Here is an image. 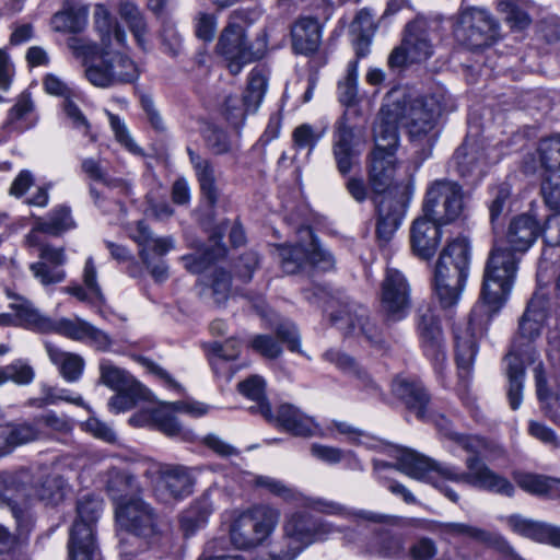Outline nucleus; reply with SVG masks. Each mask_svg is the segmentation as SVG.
Listing matches in <instances>:
<instances>
[{
    "label": "nucleus",
    "instance_id": "60",
    "mask_svg": "<svg viewBox=\"0 0 560 560\" xmlns=\"http://www.w3.org/2000/svg\"><path fill=\"white\" fill-rule=\"evenodd\" d=\"M514 479L523 490L532 494H545L551 488L550 480L538 475L515 474Z\"/></svg>",
    "mask_w": 560,
    "mask_h": 560
},
{
    "label": "nucleus",
    "instance_id": "55",
    "mask_svg": "<svg viewBox=\"0 0 560 560\" xmlns=\"http://www.w3.org/2000/svg\"><path fill=\"white\" fill-rule=\"evenodd\" d=\"M225 248L218 245L215 248L209 249L207 248L202 254H190L182 257V260L185 264V268L192 272V273H199L202 272L209 264L219 258L224 256Z\"/></svg>",
    "mask_w": 560,
    "mask_h": 560
},
{
    "label": "nucleus",
    "instance_id": "28",
    "mask_svg": "<svg viewBox=\"0 0 560 560\" xmlns=\"http://www.w3.org/2000/svg\"><path fill=\"white\" fill-rule=\"evenodd\" d=\"M133 240L141 247L139 255L142 261L162 257L174 248V240L171 236L158 237L143 222H138Z\"/></svg>",
    "mask_w": 560,
    "mask_h": 560
},
{
    "label": "nucleus",
    "instance_id": "30",
    "mask_svg": "<svg viewBox=\"0 0 560 560\" xmlns=\"http://www.w3.org/2000/svg\"><path fill=\"white\" fill-rule=\"evenodd\" d=\"M75 226V222L71 215L69 207L59 206L50 211L46 220H38L34 229L27 235V242L31 245L37 243V234L39 232L51 235H59Z\"/></svg>",
    "mask_w": 560,
    "mask_h": 560
},
{
    "label": "nucleus",
    "instance_id": "4",
    "mask_svg": "<svg viewBox=\"0 0 560 560\" xmlns=\"http://www.w3.org/2000/svg\"><path fill=\"white\" fill-rule=\"evenodd\" d=\"M68 46L77 58L82 59L85 78L94 86L106 89L133 83L139 78L135 61L118 50L102 47L100 51L94 43L78 37L70 38Z\"/></svg>",
    "mask_w": 560,
    "mask_h": 560
},
{
    "label": "nucleus",
    "instance_id": "35",
    "mask_svg": "<svg viewBox=\"0 0 560 560\" xmlns=\"http://www.w3.org/2000/svg\"><path fill=\"white\" fill-rule=\"evenodd\" d=\"M187 152L190 163L195 170L202 195L210 205H214L218 200L219 194L212 164L209 160L201 158L189 148L187 149Z\"/></svg>",
    "mask_w": 560,
    "mask_h": 560
},
{
    "label": "nucleus",
    "instance_id": "11",
    "mask_svg": "<svg viewBox=\"0 0 560 560\" xmlns=\"http://www.w3.org/2000/svg\"><path fill=\"white\" fill-rule=\"evenodd\" d=\"M298 236L295 245H281L278 248L281 268L285 273H295L308 265L324 271L334 267V256L322 247L310 226H301Z\"/></svg>",
    "mask_w": 560,
    "mask_h": 560
},
{
    "label": "nucleus",
    "instance_id": "61",
    "mask_svg": "<svg viewBox=\"0 0 560 560\" xmlns=\"http://www.w3.org/2000/svg\"><path fill=\"white\" fill-rule=\"evenodd\" d=\"M231 289V277L221 269H215L210 283V293L214 303L220 305L224 303L229 296Z\"/></svg>",
    "mask_w": 560,
    "mask_h": 560
},
{
    "label": "nucleus",
    "instance_id": "58",
    "mask_svg": "<svg viewBox=\"0 0 560 560\" xmlns=\"http://www.w3.org/2000/svg\"><path fill=\"white\" fill-rule=\"evenodd\" d=\"M7 382H12L16 385L23 386L31 384L35 378V371L23 359H18L8 365H4Z\"/></svg>",
    "mask_w": 560,
    "mask_h": 560
},
{
    "label": "nucleus",
    "instance_id": "1",
    "mask_svg": "<svg viewBox=\"0 0 560 560\" xmlns=\"http://www.w3.org/2000/svg\"><path fill=\"white\" fill-rule=\"evenodd\" d=\"M447 435L469 454L465 460L466 471L451 464L438 463L412 450L399 451L396 465L383 460H374V469L381 472L388 468H395L413 479L431 482L452 502H457L459 495L446 486L444 480L468 485L506 497L514 494V486L505 477L497 474L483 463L482 457H487L489 447L486 440L477 435H466L456 432H450Z\"/></svg>",
    "mask_w": 560,
    "mask_h": 560
},
{
    "label": "nucleus",
    "instance_id": "53",
    "mask_svg": "<svg viewBox=\"0 0 560 560\" xmlns=\"http://www.w3.org/2000/svg\"><path fill=\"white\" fill-rule=\"evenodd\" d=\"M323 135V131L315 129L312 125L302 124L293 130V147L298 151L306 150L310 155Z\"/></svg>",
    "mask_w": 560,
    "mask_h": 560
},
{
    "label": "nucleus",
    "instance_id": "3",
    "mask_svg": "<svg viewBox=\"0 0 560 560\" xmlns=\"http://www.w3.org/2000/svg\"><path fill=\"white\" fill-rule=\"evenodd\" d=\"M395 175V156L372 154L369 184L376 205V237L380 244L388 243L398 230L406 212L407 201L390 188Z\"/></svg>",
    "mask_w": 560,
    "mask_h": 560
},
{
    "label": "nucleus",
    "instance_id": "15",
    "mask_svg": "<svg viewBox=\"0 0 560 560\" xmlns=\"http://www.w3.org/2000/svg\"><path fill=\"white\" fill-rule=\"evenodd\" d=\"M498 26L486 9L468 8L459 14L455 33L469 47L479 48L488 44Z\"/></svg>",
    "mask_w": 560,
    "mask_h": 560
},
{
    "label": "nucleus",
    "instance_id": "26",
    "mask_svg": "<svg viewBox=\"0 0 560 560\" xmlns=\"http://www.w3.org/2000/svg\"><path fill=\"white\" fill-rule=\"evenodd\" d=\"M42 436L35 420L33 422L7 423L0 427V456L10 454L18 446L37 441Z\"/></svg>",
    "mask_w": 560,
    "mask_h": 560
},
{
    "label": "nucleus",
    "instance_id": "39",
    "mask_svg": "<svg viewBox=\"0 0 560 560\" xmlns=\"http://www.w3.org/2000/svg\"><path fill=\"white\" fill-rule=\"evenodd\" d=\"M213 511V504L209 494L202 495L180 516V527L185 536L192 535L206 522Z\"/></svg>",
    "mask_w": 560,
    "mask_h": 560
},
{
    "label": "nucleus",
    "instance_id": "44",
    "mask_svg": "<svg viewBox=\"0 0 560 560\" xmlns=\"http://www.w3.org/2000/svg\"><path fill=\"white\" fill-rule=\"evenodd\" d=\"M119 14L121 19L128 24L138 45L142 49H145L148 27L138 7L132 2H122L119 5Z\"/></svg>",
    "mask_w": 560,
    "mask_h": 560
},
{
    "label": "nucleus",
    "instance_id": "45",
    "mask_svg": "<svg viewBox=\"0 0 560 560\" xmlns=\"http://www.w3.org/2000/svg\"><path fill=\"white\" fill-rule=\"evenodd\" d=\"M106 490L116 504L119 499L130 498L129 493L136 489L135 478L119 469H109L106 474Z\"/></svg>",
    "mask_w": 560,
    "mask_h": 560
},
{
    "label": "nucleus",
    "instance_id": "2",
    "mask_svg": "<svg viewBox=\"0 0 560 560\" xmlns=\"http://www.w3.org/2000/svg\"><path fill=\"white\" fill-rule=\"evenodd\" d=\"M517 262V256L508 248L493 247L485 267L481 301L472 307L467 323L454 327L455 360L458 377L464 385L471 376L478 339L482 336L485 326L505 304L512 290Z\"/></svg>",
    "mask_w": 560,
    "mask_h": 560
},
{
    "label": "nucleus",
    "instance_id": "31",
    "mask_svg": "<svg viewBox=\"0 0 560 560\" xmlns=\"http://www.w3.org/2000/svg\"><path fill=\"white\" fill-rule=\"evenodd\" d=\"M294 49L300 54H312L317 50L322 39L320 26L313 18H302L295 22L291 31Z\"/></svg>",
    "mask_w": 560,
    "mask_h": 560
},
{
    "label": "nucleus",
    "instance_id": "48",
    "mask_svg": "<svg viewBox=\"0 0 560 560\" xmlns=\"http://www.w3.org/2000/svg\"><path fill=\"white\" fill-rule=\"evenodd\" d=\"M90 323L79 318H51L49 334L55 332L75 341H85Z\"/></svg>",
    "mask_w": 560,
    "mask_h": 560
},
{
    "label": "nucleus",
    "instance_id": "63",
    "mask_svg": "<svg viewBox=\"0 0 560 560\" xmlns=\"http://www.w3.org/2000/svg\"><path fill=\"white\" fill-rule=\"evenodd\" d=\"M436 553V544L430 538H421L410 546L407 560H433Z\"/></svg>",
    "mask_w": 560,
    "mask_h": 560
},
{
    "label": "nucleus",
    "instance_id": "49",
    "mask_svg": "<svg viewBox=\"0 0 560 560\" xmlns=\"http://www.w3.org/2000/svg\"><path fill=\"white\" fill-rule=\"evenodd\" d=\"M505 523L513 533L520 536L537 542H540L542 539V533L546 523L534 521L520 514L506 516Z\"/></svg>",
    "mask_w": 560,
    "mask_h": 560
},
{
    "label": "nucleus",
    "instance_id": "18",
    "mask_svg": "<svg viewBox=\"0 0 560 560\" xmlns=\"http://www.w3.org/2000/svg\"><path fill=\"white\" fill-rule=\"evenodd\" d=\"M409 284L405 276L397 269L387 268L382 283L381 302L387 317L399 320L409 308Z\"/></svg>",
    "mask_w": 560,
    "mask_h": 560
},
{
    "label": "nucleus",
    "instance_id": "5",
    "mask_svg": "<svg viewBox=\"0 0 560 560\" xmlns=\"http://www.w3.org/2000/svg\"><path fill=\"white\" fill-rule=\"evenodd\" d=\"M470 265V245L467 238L456 237L440 253L434 267V292L444 310L457 305L465 287Z\"/></svg>",
    "mask_w": 560,
    "mask_h": 560
},
{
    "label": "nucleus",
    "instance_id": "20",
    "mask_svg": "<svg viewBox=\"0 0 560 560\" xmlns=\"http://www.w3.org/2000/svg\"><path fill=\"white\" fill-rule=\"evenodd\" d=\"M427 215L419 217L410 228V243L413 254L430 260L436 253L442 237L441 226Z\"/></svg>",
    "mask_w": 560,
    "mask_h": 560
},
{
    "label": "nucleus",
    "instance_id": "25",
    "mask_svg": "<svg viewBox=\"0 0 560 560\" xmlns=\"http://www.w3.org/2000/svg\"><path fill=\"white\" fill-rule=\"evenodd\" d=\"M192 480L187 469L180 466L161 470L155 493L160 500L179 499L190 493Z\"/></svg>",
    "mask_w": 560,
    "mask_h": 560
},
{
    "label": "nucleus",
    "instance_id": "50",
    "mask_svg": "<svg viewBox=\"0 0 560 560\" xmlns=\"http://www.w3.org/2000/svg\"><path fill=\"white\" fill-rule=\"evenodd\" d=\"M253 482L255 487L261 488L270 494L279 497L284 501L299 502L301 500V494L280 479L260 475L255 476Z\"/></svg>",
    "mask_w": 560,
    "mask_h": 560
},
{
    "label": "nucleus",
    "instance_id": "22",
    "mask_svg": "<svg viewBox=\"0 0 560 560\" xmlns=\"http://www.w3.org/2000/svg\"><path fill=\"white\" fill-rule=\"evenodd\" d=\"M404 42L409 51V62H421L433 55L432 27L424 19H416L406 26Z\"/></svg>",
    "mask_w": 560,
    "mask_h": 560
},
{
    "label": "nucleus",
    "instance_id": "37",
    "mask_svg": "<svg viewBox=\"0 0 560 560\" xmlns=\"http://www.w3.org/2000/svg\"><path fill=\"white\" fill-rule=\"evenodd\" d=\"M454 161L458 173L463 176L481 175L485 160L482 151L472 142L465 141L455 152Z\"/></svg>",
    "mask_w": 560,
    "mask_h": 560
},
{
    "label": "nucleus",
    "instance_id": "57",
    "mask_svg": "<svg viewBox=\"0 0 560 560\" xmlns=\"http://www.w3.org/2000/svg\"><path fill=\"white\" fill-rule=\"evenodd\" d=\"M238 390L242 395L256 402L250 407L252 412H258L257 406L268 402L265 397V381L258 375H252L238 383Z\"/></svg>",
    "mask_w": 560,
    "mask_h": 560
},
{
    "label": "nucleus",
    "instance_id": "54",
    "mask_svg": "<svg viewBox=\"0 0 560 560\" xmlns=\"http://www.w3.org/2000/svg\"><path fill=\"white\" fill-rule=\"evenodd\" d=\"M538 152L540 163L547 171L560 170V136L541 140Z\"/></svg>",
    "mask_w": 560,
    "mask_h": 560
},
{
    "label": "nucleus",
    "instance_id": "34",
    "mask_svg": "<svg viewBox=\"0 0 560 560\" xmlns=\"http://www.w3.org/2000/svg\"><path fill=\"white\" fill-rule=\"evenodd\" d=\"M104 508V502L96 495H86L78 501L77 518L70 532H77L83 535V529L88 528L90 534L94 536V528Z\"/></svg>",
    "mask_w": 560,
    "mask_h": 560
},
{
    "label": "nucleus",
    "instance_id": "36",
    "mask_svg": "<svg viewBox=\"0 0 560 560\" xmlns=\"http://www.w3.org/2000/svg\"><path fill=\"white\" fill-rule=\"evenodd\" d=\"M94 23L101 36L103 47H110L113 40L119 46L126 42V33L113 20L109 11L104 4H96L94 11Z\"/></svg>",
    "mask_w": 560,
    "mask_h": 560
},
{
    "label": "nucleus",
    "instance_id": "59",
    "mask_svg": "<svg viewBox=\"0 0 560 560\" xmlns=\"http://www.w3.org/2000/svg\"><path fill=\"white\" fill-rule=\"evenodd\" d=\"M34 278L43 285L60 283L66 279V271L48 265L46 261H36L30 265Z\"/></svg>",
    "mask_w": 560,
    "mask_h": 560
},
{
    "label": "nucleus",
    "instance_id": "40",
    "mask_svg": "<svg viewBox=\"0 0 560 560\" xmlns=\"http://www.w3.org/2000/svg\"><path fill=\"white\" fill-rule=\"evenodd\" d=\"M213 511V504L209 494L202 495L180 516V527L185 536L192 535L206 522Z\"/></svg>",
    "mask_w": 560,
    "mask_h": 560
},
{
    "label": "nucleus",
    "instance_id": "47",
    "mask_svg": "<svg viewBox=\"0 0 560 560\" xmlns=\"http://www.w3.org/2000/svg\"><path fill=\"white\" fill-rule=\"evenodd\" d=\"M101 382L114 390L132 389L137 382L126 371L117 368L108 360L100 363Z\"/></svg>",
    "mask_w": 560,
    "mask_h": 560
},
{
    "label": "nucleus",
    "instance_id": "32",
    "mask_svg": "<svg viewBox=\"0 0 560 560\" xmlns=\"http://www.w3.org/2000/svg\"><path fill=\"white\" fill-rule=\"evenodd\" d=\"M353 130L343 120L339 121L334 138V155L337 167L341 174H348L355 161L353 149Z\"/></svg>",
    "mask_w": 560,
    "mask_h": 560
},
{
    "label": "nucleus",
    "instance_id": "6",
    "mask_svg": "<svg viewBox=\"0 0 560 560\" xmlns=\"http://www.w3.org/2000/svg\"><path fill=\"white\" fill-rule=\"evenodd\" d=\"M247 24L248 13L246 11H233L217 44L218 54L224 58L226 67L233 75L238 74L244 66L261 59L267 51L266 33L259 34L254 42L249 43L246 37Z\"/></svg>",
    "mask_w": 560,
    "mask_h": 560
},
{
    "label": "nucleus",
    "instance_id": "38",
    "mask_svg": "<svg viewBox=\"0 0 560 560\" xmlns=\"http://www.w3.org/2000/svg\"><path fill=\"white\" fill-rule=\"evenodd\" d=\"M533 5L530 0H501L497 9L512 28L524 30L532 23L528 11Z\"/></svg>",
    "mask_w": 560,
    "mask_h": 560
},
{
    "label": "nucleus",
    "instance_id": "42",
    "mask_svg": "<svg viewBox=\"0 0 560 560\" xmlns=\"http://www.w3.org/2000/svg\"><path fill=\"white\" fill-rule=\"evenodd\" d=\"M88 16L89 8L86 5L73 7L56 13L52 18V25L58 32L79 33L85 27Z\"/></svg>",
    "mask_w": 560,
    "mask_h": 560
},
{
    "label": "nucleus",
    "instance_id": "43",
    "mask_svg": "<svg viewBox=\"0 0 560 560\" xmlns=\"http://www.w3.org/2000/svg\"><path fill=\"white\" fill-rule=\"evenodd\" d=\"M70 560H102L95 545V537L89 529H83V535L70 532L69 539Z\"/></svg>",
    "mask_w": 560,
    "mask_h": 560
},
{
    "label": "nucleus",
    "instance_id": "13",
    "mask_svg": "<svg viewBox=\"0 0 560 560\" xmlns=\"http://www.w3.org/2000/svg\"><path fill=\"white\" fill-rule=\"evenodd\" d=\"M116 524L120 530L149 542L160 534L155 510L140 497L119 499L115 504Z\"/></svg>",
    "mask_w": 560,
    "mask_h": 560
},
{
    "label": "nucleus",
    "instance_id": "62",
    "mask_svg": "<svg viewBox=\"0 0 560 560\" xmlns=\"http://www.w3.org/2000/svg\"><path fill=\"white\" fill-rule=\"evenodd\" d=\"M109 125L114 131L116 140L132 153H139L141 150L131 138L125 122L112 113H107Z\"/></svg>",
    "mask_w": 560,
    "mask_h": 560
},
{
    "label": "nucleus",
    "instance_id": "17",
    "mask_svg": "<svg viewBox=\"0 0 560 560\" xmlns=\"http://www.w3.org/2000/svg\"><path fill=\"white\" fill-rule=\"evenodd\" d=\"M257 411L270 423L296 436H313L319 431L315 420L291 404H281L276 413L269 402L257 406Z\"/></svg>",
    "mask_w": 560,
    "mask_h": 560
},
{
    "label": "nucleus",
    "instance_id": "14",
    "mask_svg": "<svg viewBox=\"0 0 560 560\" xmlns=\"http://www.w3.org/2000/svg\"><path fill=\"white\" fill-rule=\"evenodd\" d=\"M462 186L448 179H438L427 189L423 214L438 224H450L460 218L464 210Z\"/></svg>",
    "mask_w": 560,
    "mask_h": 560
},
{
    "label": "nucleus",
    "instance_id": "9",
    "mask_svg": "<svg viewBox=\"0 0 560 560\" xmlns=\"http://www.w3.org/2000/svg\"><path fill=\"white\" fill-rule=\"evenodd\" d=\"M545 318L546 313L541 308L540 302L532 300L520 320L518 335L513 342L512 350L504 359L508 366V398L513 410L518 409L522 404V389L525 370L524 363L521 359V348L539 337Z\"/></svg>",
    "mask_w": 560,
    "mask_h": 560
},
{
    "label": "nucleus",
    "instance_id": "33",
    "mask_svg": "<svg viewBox=\"0 0 560 560\" xmlns=\"http://www.w3.org/2000/svg\"><path fill=\"white\" fill-rule=\"evenodd\" d=\"M45 349L49 357V360L55 364L62 377L69 382H77L84 369V360L77 353L67 352L50 342L45 343Z\"/></svg>",
    "mask_w": 560,
    "mask_h": 560
},
{
    "label": "nucleus",
    "instance_id": "19",
    "mask_svg": "<svg viewBox=\"0 0 560 560\" xmlns=\"http://www.w3.org/2000/svg\"><path fill=\"white\" fill-rule=\"evenodd\" d=\"M442 534L451 537H465L478 544H482L487 547L493 548L509 560H524L514 550L510 542L501 534L495 532H489L481 527H477L466 523H443L440 526Z\"/></svg>",
    "mask_w": 560,
    "mask_h": 560
},
{
    "label": "nucleus",
    "instance_id": "7",
    "mask_svg": "<svg viewBox=\"0 0 560 560\" xmlns=\"http://www.w3.org/2000/svg\"><path fill=\"white\" fill-rule=\"evenodd\" d=\"M401 104V122L408 130L410 140L431 144L438 137V121L443 113L454 109L451 95L443 88L432 93Z\"/></svg>",
    "mask_w": 560,
    "mask_h": 560
},
{
    "label": "nucleus",
    "instance_id": "64",
    "mask_svg": "<svg viewBox=\"0 0 560 560\" xmlns=\"http://www.w3.org/2000/svg\"><path fill=\"white\" fill-rule=\"evenodd\" d=\"M541 194L546 205L560 212V176L546 178L541 184Z\"/></svg>",
    "mask_w": 560,
    "mask_h": 560
},
{
    "label": "nucleus",
    "instance_id": "41",
    "mask_svg": "<svg viewBox=\"0 0 560 560\" xmlns=\"http://www.w3.org/2000/svg\"><path fill=\"white\" fill-rule=\"evenodd\" d=\"M268 79L260 69H253L248 77V84L244 92L242 103L248 113H255L260 106L267 91Z\"/></svg>",
    "mask_w": 560,
    "mask_h": 560
},
{
    "label": "nucleus",
    "instance_id": "52",
    "mask_svg": "<svg viewBox=\"0 0 560 560\" xmlns=\"http://www.w3.org/2000/svg\"><path fill=\"white\" fill-rule=\"evenodd\" d=\"M66 481L59 475L47 476L36 489L37 497L39 500L47 504H58L63 500Z\"/></svg>",
    "mask_w": 560,
    "mask_h": 560
},
{
    "label": "nucleus",
    "instance_id": "10",
    "mask_svg": "<svg viewBox=\"0 0 560 560\" xmlns=\"http://www.w3.org/2000/svg\"><path fill=\"white\" fill-rule=\"evenodd\" d=\"M280 515V511L269 504H255L243 510L231 523V542L244 550L264 545L277 528Z\"/></svg>",
    "mask_w": 560,
    "mask_h": 560
},
{
    "label": "nucleus",
    "instance_id": "51",
    "mask_svg": "<svg viewBox=\"0 0 560 560\" xmlns=\"http://www.w3.org/2000/svg\"><path fill=\"white\" fill-rule=\"evenodd\" d=\"M339 101L346 105H354L358 98V60L349 61L345 78L338 83Z\"/></svg>",
    "mask_w": 560,
    "mask_h": 560
},
{
    "label": "nucleus",
    "instance_id": "21",
    "mask_svg": "<svg viewBox=\"0 0 560 560\" xmlns=\"http://www.w3.org/2000/svg\"><path fill=\"white\" fill-rule=\"evenodd\" d=\"M539 235H541V228L534 217L526 213L516 215L509 223L505 233L508 246L504 248L515 255L524 254L533 246Z\"/></svg>",
    "mask_w": 560,
    "mask_h": 560
},
{
    "label": "nucleus",
    "instance_id": "24",
    "mask_svg": "<svg viewBox=\"0 0 560 560\" xmlns=\"http://www.w3.org/2000/svg\"><path fill=\"white\" fill-rule=\"evenodd\" d=\"M418 330L425 354L438 364H442L445 361L442 330L430 307L419 310Z\"/></svg>",
    "mask_w": 560,
    "mask_h": 560
},
{
    "label": "nucleus",
    "instance_id": "46",
    "mask_svg": "<svg viewBox=\"0 0 560 560\" xmlns=\"http://www.w3.org/2000/svg\"><path fill=\"white\" fill-rule=\"evenodd\" d=\"M210 351L213 354L211 364L217 374L225 373L230 366H224L226 361L235 360L241 352V342L235 338L228 339L224 343L213 342L210 346Z\"/></svg>",
    "mask_w": 560,
    "mask_h": 560
},
{
    "label": "nucleus",
    "instance_id": "23",
    "mask_svg": "<svg viewBox=\"0 0 560 560\" xmlns=\"http://www.w3.org/2000/svg\"><path fill=\"white\" fill-rule=\"evenodd\" d=\"M9 299L12 300L9 307L15 313L18 327L39 332L49 334L51 327V317L42 313L28 299L7 292Z\"/></svg>",
    "mask_w": 560,
    "mask_h": 560
},
{
    "label": "nucleus",
    "instance_id": "12",
    "mask_svg": "<svg viewBox=\"0 0 560 560\" xmlns=\"http://www.w3.org/2000/svg\"><path fill=\"white\" fill-rule=\"evenodd\" d=\"M327 314L331 325L346 336L363 337L372 347L382 348V331L370 320L369 312L360 304L350 301H326Z\"/></svg>",
    "mask_w": 560,
    "mask_h": 560
},
{
    "label": "nucleus",
    "instance_id": "8",
    "mask_svg": "<svg viewBox=\"0 0 560 560\" xmlns=\"http://www.w3.org/2000/svg\"><path fill=\"white\" fill-rule=\"evenodd\" d=\"M281 537L275 542V556L280 560H294L306 547L324 541L340 528L327 521H315L303 512L287 514Z\"/></svg>",
    "mask_w": 560,
    "mask_h": 560
},
{
    "label": "nucleus",
    "instance_id": "16",
    "mask_svg": "<svg viewBox=\"0 0 560 560\" xmlns=\"http://www.w3.org/2000/svg\"><path fill=\"white\" fill-rule=\"evenodd\" d=\"M400 115V101L388 96L374 125L375 149L372 154L395 155L399 142L398 122L401 121Z\"/></svg>",
    "mask_w": 560,
    "mask_h": 560
},
{
    "label": "nucleus",
    "instance_id": "27",
    "mask_svg": "<svg viewBox=\"0 0 560 560\" xmlns=\"http://www.w3.org/2000/svg\"><path fill=\"white\" fill-rule=\"evenodd\" d=\"M392 390L410 410L416 412L419 419L425 418L429 395L421 383L397 377L393 382Z\"/></svg>",
    "mask_w": 560,
    "mask_h": 560
},
{
    "label": "nucleus",
    "instance_id": "29",
    "mask_svg": "<svg viewBox=\"0 0 560 560\" xmlns=\"http://www.w3.org/2000/svg\"><path fill=\"white\" fill-rule=\"evenodd\" d=\"M305 506L323 513L327 515L338 516L351 522H359L360 520L370 521L374 523H382L385 520V516L375 514L368 511H355L349 509L338 502L322 499V498H313L307 499L304 503Z\"/></svg>",
    "mask_w": 560,
    "mask_h": 560
},
{
    "label": "nucleus",
    "instance_id": "56",
    "mask_svg": "<svg viewBox=\"0 0 560 560\" xmlns=\"http://www.w3.org/2000/svg\"><path fill=\"white\" fill-rule=\"evenodd\" d=\"M117 394L108 401L110 411L115 413L124 412L133 408L138 399L142 396L141 386L136 383L132 389L116 390Z\"/></svg>",
    "mask_w": 560,
    "mask_h": 560
}]
</instances>
